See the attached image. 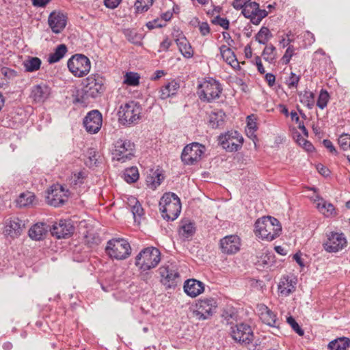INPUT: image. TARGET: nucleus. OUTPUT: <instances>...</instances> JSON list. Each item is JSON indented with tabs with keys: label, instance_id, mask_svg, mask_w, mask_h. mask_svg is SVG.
<instances>
[{
	"label": "nucleus",
	"instance_id": "f257e3e1",
	"mask_svg": "<svg viewBox=\"0 0 350 350\" xmlns=\"http://www.w3.org/2000/svg\"><path fill=\"white\" fill-rule=\"evenodd\" d=\"M282 226L275 217L265 216L255 222V234L262 240L271 241L280 236Z\"/></svg>",
	"mask_w": 350,
	"mask_h": 350
},
{
	"label": "nucleus",
	"instance_id": "f03ea898",
	"mask_svg": "<svg viewBox=\"0 0 350 350\" xmlns=\"http://www.w3.org/2000/svg\"><path fill=\"white\" fill-rule=\"evenodd\" d=\"M159 209L165 219L174 221L181 211L180 200L174 193H165L159 202Z\"/></svg>",
	"mask_w": 350,
	"mask_h": 350
},
{
	"label": "nucleus",
	"instance_id": "7ed1b4c3",
	"mask_svg": "<svg viewBox=\"0 0 350 350\" xmlns=\"http://www.w3.org/2000/svg\"><path fill=\"white\" fill-rule=\"evenodd\" d=\"M142 107L135 101L122 105L118 111V120L122 125L130 126L138 123L142 118Z\"/></svg>",
	"mask_w": 350,
	"mask_h": 350
},
{
	"label": "nucleus",
	"instance_id": "20e7f679",
	"mask_svg": "<svg viewBox=\"0 0 350 350\" xmlns=\"http://www.w3.org/2000/svg\"><path fill=\"white\" fill-rule=\"evenodd\" d=\"M161 261V252L154 247L143 249L135 257V265L146 271L156 267Z\"/></svg>",
	"mask_w": 350,
	"mask_h": 350
},
{
	"label": "nucleus",
	"instance_id": "39448f33",
	"mask_svg": "<svg viewBox=\"0 0 350 350\" xmlns=\"http://www.w3.org/2000/svg\"><path fill=\"white\" fill-rule=\"evenodd\" d=\"M105 252L112 259L124 260L130 256L131 247L126 239L114 238L107 241Z\"/></svg>",
	"mask_w": 350,
	"mask_h": 350
},
{
	"label": "nucleus",
	"instance_id": "423d86ee",
	"mask_svg": "<svg viewBox=\"0 0 350 350\" xmlns=\"http://www.w3.org/2000/svg\"><path fill=\"white\" fill-rule=\"evenodd\" d=\"M222 92L221 84L212 78L198 85V94L201 100L211 103L218 98Z\"/></svg>",
	"mask_w": 350,
	"mask_h": 350
},
{
	"label": "nucleus",
	"instance_id": "0eeeda50",
	"mask_svg": "<svg viewBox=\"0 0 350 350\" xmlns=\"http://www.w3.org/2000/svg\"><path fill=\"white\" fill-rule=\"evenodd\" d=\"M135 144L129 139L120 138L113 144V159L121 162L130 160L134 156Z\"/></svg>",
	"mask_w": 350,
	"mask_h": 350
},
{
	"label": "nucleus",
	"instance_id": "6e6552de",
	"mask_svg": "<svg viewBox=\"0 0 350 350\" xmlns=\"http://www.w3.org/2000/svg\"><path fill=\"white\" fill-rule=\"evenodd\" d=\"M69 70L77 77L86 75L90 70V59L82 54H76L71 57L67 63Z\"/></svg>",
	"mask_w": 350,
	"mask_h": 350
},
{
	"label": "nucleus",
	"instance_id": "1a4fd4ad",
	"mask_svg": "<svg viewBox=\"0 0 350 350\" xmlns=\"http://www.w3.org/2000/svg\"><path fill=\"white\" fill-rule=\"evenodd\" d=\"M193 314L199 321L209 319L215 312L217 307V301L212 297L200 299L196 305Z\"/></svg>",
	"mask_w": 350,
	"mask_h": 350
},
{
	"label": "nucleus",
	"instance_id": "9d476101",
	"mask_svg": "<svg viewBox=\"0 0 350 350\" xmlns=\"http://www.w3.org/2000/svg\"><path fill=\"white\" fill-rule=\"evenodd\" d=\"M347 239L342 232L331 231L326 233L323 243L324 250L329 253H336L347 246Z\"/></svg>",
	"mask_w": 350,
	"mask_h": 350
},
{
	"label": "nucleus",
	"instance_id": "9b49d317",
	"mask_svg": "<svg viewBox=\"0 0 350 350\" xmlns=\"http://www.w3.org/2000/svg\"><path fill=\"white\" fill-rule=\"evenodd\" d=\"M70 191L59 184L53 185L47 191L46 200L48 204L58 207L67 201Z\"/></svg>",
	"mask_w": 350,
	"mask_h": 350
},
{
	"label": "nucleus",
	"instance_id": "f8f14e48",
	"mask_svg": "<svg viewBox=\"0 0 350 350\" xmlns=\"http://www.w3.org/2000/svg\"><path fill=\"white\" fill-rule=\"evenodd\" d=\"M205 150L204 146L193 142L187 145L181 154L182 161L185 165H193L201 159Z\"/></svg>",
	"mask_w": 350,
	"mask_h": 350
},
{
	"label": "nucleus",
	"instance_id": "ddd939ff",
	"mask_svg": "<svg viewBox=\"0 0 350 350\" xmlns=\"http://www.w3.org/2000/svg\"><path fill=\"white\" fill-rule=\"evenodd\" d=\"M219 142L226 151L234 152L242 147L243 138L238 131H231L220 135Z\"/></svg>",
	"mask_w": 350,
	"mask_h": 350
},
{
	"label": "nucleus",
	"instance_id": "4468645a",
	"mask_svg": "<svg viewBox=\"0 0 350 350\" xmlns=\"http://www.w3.org/2000/svg\"><path fill=\"white\" fill-rule=\"evenodd\" d=\"M230 334L235 341L245 345L251 343L254 338L250 325L244 323L232 327Z\"/></svg>",
	"mask_w": 350,
	"mask_h": 350
},
{
	"label": "nucleus",
	"instance_id": "2eb2a0df",
	"mask_svg": "<svg viewBox=\"0 0 350 350\" xmlns=\"http://www.w3.org/2000/svg\"><path fill=\"white\" fill-rule=\"evenodd\" d=\"M243 16L250 18V22L254 25H258L265 18L268 12L265 10H260L259 4L251 0L246 3L241 9Z\"/></svg>",
	"mask_w": 350,
	"mask_h": 350
},
{
	"label": "nucleus",
	"instance_id": "dca6fc26",
	"mask_svg": "<svg viewBox=\"0 0 350 350\" xmlns=\"http://www.w3.org/2000/svg\"><path fill=\"white\" fill-rule=\"evenodd\" d=\"M105 79L98 74L91 75L85 80V92L88 96L96 98L105 91Z\"/></svg>",
	"mask_w": 350,
	"mask_h": 350
},
{
	"label": "nucleus",
	"instance_id": "f3484780",
	"mask_svg": "<svg viewBox=\"0 0 350 350\" xmlns=\"http://www.w3.org/2000/svg\"><path fill=\"white\" fill-rule=\"evenodd\" d=\"M103 117L98 110L90 111L83 120V125L88 133H97L101 128Z\"/></svg>",
	"mask_w": 350,
	"mask_h": 350
},
{
	"label": "nucleus",
	"instance_id": "a211bd4d",
	"mask_svg": "<svg viewBox=\"0 0 350 350\" xmlns=\"http://www.w3.org/2000/svg\"><path fill=\"white\" fill-rule=\"evenodd\" d=\"M161 282L167 288H174L179 278L178 272L170 266H161L159 269Z\"/></svg>",
	"mask_w": 350,
	"mask_h": 350
},
{
	"label": "nucleus",
	"instance_id": "6ab92c4d",
	"mask_svg": "<svg viewBox=\"0 0 350 350\" xmlns=\"http://www.w3.org/2000/svg\"><path fill=\"white\" fill-rule=\"evenodd\" d=\"M220 249L224 254L231 255L240 250L241 241L237 235H228L220 240Z\"/></svg>",
	"mask_w": 350,
	"mask_h": 350
},
{
	"label": "nucleus",
	"instance_id": "aec40b11",
	"mask_svg": "<svg viewBox=\"0 0 350 350\" xmlns=\"http://www.w3.org/2000/svg\"><path fill=\"white\" fill-rule=\"evenodd\" d=\"M51 233L57 239H65L72 234L74 227L70 221L60 220L59 223H55L50 228Z\"/></svg>",
	"mask_w": 350,
	"mask_h": 350
},
{
	"label": "nucleus",
	"instance_id": "412c9836",
	"mask_svg": "<svg viewBox=\"0 0 350 350\" xmlns=\"http://www.w3.org/2000/svg\"><path fill=\"white\" fill-rule=\"evenodd\" d=\"M67 17L60 12H52L48 18V23L55 33H61L66 26Z\"/></svg>",
	"mask_w": 350,
	"mask_h": 350
},
{
	"label": "nucleus",
	"instance_id": "4be33fe9",
	"mask_svg": "<svg viewBox=\"0 0 350 350\" xmlns=\"http://www.w3.org/2000/svg\"><path fill=\"white\" fill-rule=\"evenodd\" d=\"M25 226V221L18 217L11 218L5 223V232L11 237L19 236Z\"/></svg>",
	"mask_w": 350,
	"mask_h": 350
},
{
	"label": "nucleus",
	"instance_id": "5701e85b",
	"mask_svg": "<svg viewBox=\"0 0 350 350\" xmlns=\"http://www.w3.org/2000/svg\"><path fill=\"white\" fill-rule=\"evenodd\" d=\"M174 37L181 54L185 58L192 57L193 56V49L183 33L178 31L176 34H174Z\"/></svg>",
	"mask_w": 350,
	"mask_h": 350
},
{
	"label": "nucleus",
	"instance_id": "b1692460",
	"mask_svg": "<svg viewBox=\"0 0 350 350\" xmlns=\"http://www.w3.org/2000/svg\"><path fill=\"white\" fill-rule=\"evenodd\" d=\"M204 290V284L196 279H189L184 284V291L191 297H196Z\"/></svg>",
	"mask_w": 350,
	"mask_h": 350
},
{
	"label": "nucleus",
	"instance_id": "393cba45",
	"mask_svg": "<svg viewBox=\"0 0 350 350\" xmlns=\"http://www.w3.org/2000/svg\"><path fill=\"white\" fill-rule=\"evenodd\" d=\"M51 88L44 83L34 85L31 89V96L37 102H44L50 95Z\"/></svg>",
	"mask_w": 350,
	"mask_h": 350
},
{
	"label": "nucleus",
	"instance_id": "a878e982",
	"mask_svg": "<svg viewBox=\"0 0 350 350\" xmlns=\"http://www.w3.org/2000/svg\"><path fill=\"white\" fill-rule=\"evenodd\" d=\"M259 316L260 319L265 324L271 326L277 327L278 320L276 315L268 308L265 305H260L259 307Z\"/></svg>",
	"mask_w": 350,
	"mask_h": 350
},
{
	"label": "nucleus",
	"instance_id": "bb28decb",
	"mask_svg": "<svg viewBox=\"0 0 350 350\" xmlns=\"http://www.w3.org/2000/svg\"><path fill=\"white\" fill-rule=\"evenodd\" d=\"M48 232V226L44 223H38L29 230V236L31 239L40 241L42 239Z\"/></svg>",
	"mask_w": 350,
	"mask_h": 350
},
{
	"label": "nucleus",
	"instance_id": "cd10ccee",
	"mask_svg": "<svg viewBox=\"0 0 350 350\" xmlns=\"http://www.w3.org/2000/svg\"><path fill=\"white\" fill-rule=\"evenodd\" d=\"M179 88V83L176 81L173 80L168 82L165 85L161 88V90L159 91L160 98L162 100H165L169 97L176 95Z\"/></svg>",
	"mask_w": 350,
	"mask_h": 350
},
{
	"label": "nucleus",
	"instance_id": "c85d7f7f",
	"mask_svg": "<svg viewBox=\"0 0 350 350\" xmlns=\"http://www.w3.org/2000/svg\"><path fill=\"white\" fill-rule=\"evenodd\" d=\"M295 290V283L289 279L288 276H283L278 284L279 293L284 296H288Z\"/></svg>",
	"mask_w": 350,
	"mask_h": 350
},
{
	"label": "nucleus",
	"instance_id": "c756f323",
	"mask_svg": "<svg viewBox=\"0 0 350 350\" xmlns=\"http://www.w3.org/2000/svg\"><path fill=\"white\" fill-rule=\"evenodd\" d=\"M219 51L223 59L232 67L239 66V62L234 52L227 46L222 45L219 47Z\"/></svg>",
	"mask_w": 350,
	"mask_h": 350
},
{
	"label": "nucleus",
	"instance_id": "7c9ffc66",
	"mask_svg": "<svg viewBox=\"0 0 350 350\" xmlns=\"http://www.w3.org/2000/svg\"><path fill=\"white\" fill-rule=\"evenodd\" d=\"M225 113L222 110L212 112L209 116V125L213 129H217L224 124Z\"/></svg>",
	"mask_w": 350,
	"mask_h": 350
},
{
	"label": "nucleus",
	"instance_id": "2f4dec72",
	"mask_svg": "<svg viewBox=\"0 0 350 350\" xmlns=\"http://www.w3.org/2000/svg\"><path fill=\"white\" fill-rule=\"evenodd\" d=\"M129 206L131 208L135 221H137V218L141 219L144 215V209L136 198L131 196L129 198Z\"/></svg>",
	"mask_w": 350,
	"mask_h": 350
},
{
	"label": "nucleus",
	"instance_id": "473e14b6",
	"mask_svg": "<svg viewBox=\"0 0 350 350\" xmlns=\"http://www.w3.org/2000/svg\"><path fill=\"white\" fill-rule=\"evenodd\" d=\"M350 347V339L342 337L335 339L328 344L329 350H347Z\"/></svg>",
	"mask_w": 350,
	"mask_h": 350
},
{
	"label": "nucleus",
	"instance_id": "72a5a7b5",
	"mask_svg": "<svg viewBox=\"0 0 350 350\" xmlns=\"http://www.w3.org/2000/svg\"><path fill=\"white\" fill-rule=\"evenodd\" d=\"M67 52V47L65 44H62L57 46L55 51L51 53L48 57L49 64H54L62 59Z\"/></svg>",
	"mask_w": 350,
	"mask_h": 350
},
{
	"label": "nucleus",
	"instance_id": "f704fd0d",
	"mask_svg": "<svg viewBox=\"0 0 350 350\" xmlns=\"http://www.w3.org/2000/svg\"><path fill=\"white\" fill-rule=\"evenodd\" d=\"M196 232L195 224L188 220L182 221L179 234L185 238L192 237Z\"/></svg>",
	"mask_w": 350,
	"mask_h": 350
},
{
	"label": "nucleus",
	"instance_id": "c9c22d12",
	"mask_svg": "<svg viewBox=\"0 0 350 350\" xmlns=\"http://www.w3.org/2000/svg\"><path fill=\"white\" fill-rule=\"evenodd\" d=\"M318 209L326 217H329L336 215L335 207L331 203H327L323 199L317 203Z\"/></svg>",
	"mask_w": 350,
	"mask_h": 350
},
{
	"label": "nucleus",
	"instance_id": "e433bc0d",
	"mask_svg": "<svg viewBox=\"0 0 350 350\" xmlns=\"http://www.w3.org/2000/svg\"><path fill=\"white\" fill-rule=\"evenodd\" d=\"M35 195L29 191L22 193L20 194L18 198L16 200L17 205L19 207L28 206L33 204L35 200Z\"/></svg>",
	"mask_w": 350,
	"mask_h": 350
},
{
	"label": "nucleus",
	"instance_id": "4c0bfd02",
	"mask_svg": "<svg viewBox=\"0 0 350 350\" xmlns=\"http://www.w3.org/2000/svg\"><path fill=\"white\" fill-rule=\"evenodd\" d=\"M41 60L37 57H30L26 59L24 63V67L27 72H35L40 69L41 66Z\"/></svg>",
	"mask_w": 350,
	"mask_h": 350
},
{
	"label": "nucleus",
	"instance_id": "58836bf2",
	"mask_svg": "<svg viewBox=\"0 0 350 350\" xmlns=\"http://www.w3.org/2000/svg\"><path fill=\"white\" fill-rule=\"evenodd\" d=\"M299 101L308 109H312L314 105V94L310 91H304L299 93Z\"/></svg>",
	"mask_w": 350,
	"mask_h": 350
},
{
	"label": "nucleus",
	"instance_id": "ea45409f",
	"mask_svg": "<svg viewBox=\"0 0 350 350\" xmlns=\"http://www.w3.org/2000/svg\"><path fill=\"white\" fill-rule=\"evenodd\" d=\"M163 178V174L159 170H156L152 174L147 176L146 181L148 185L151 186V188L155 189L161 184Z\"/></svg>",
	"mask_w": 350,
	"mask_h": 350
},
{
	"label": "nucleus",
	"instance_id": "a19ab883",
	"mask_svg": "<svg viewBox=\"0 0 350 350\" xmlns=\"http://www.w3.org/2000/svg\"><path fill=\"white\" fill-rule=\"evenodd\" d=\"M275 51L276 49L272 44L267 45L262 53L263 59L270 64L274 63L276 59Z\"/></svg>",
	"mask_w": 350,
	"mask_h": 350
},
{
	"label": "nucleus",
	"instance_id": "79ce46f5",
	"mask_svg": "<svg viewBox=\"0 0 350 350\" xmlns=\"http://www.w3.org/2000/svg\"><path fill=\"white\" fill-rule=\"evenodd\" d=\"M272 36V34L267 27H262L255 36V39L259 44H266Z\"/></svg>",
	"mask_w": 350,
	"mask_h": 350
},
{
	"label": "nucleus",
	"instance_id": "37998d69",
	"mask_svg": "<svg viewBox=\"0 0 350 350\" xmlns=\"http://www.w3.org/2000/svg\"><path fill=\"white\" fill-rule=\"evenodd\" d=\"M274 255L271 252L266 250L258 257L257 264L263 267L269 265L273 262Z\"/></svg>",
	"mask_w": 350,
	"mask_h": 350
},
{
	"label": "nucleus",
	"instance_id": "c03bdc74",
	"mask_svg": "<svg viewBox=\"0 0 350 350\" xmlns=\"http://www.w3.org/2000/svg\"><path fill=\"white\" fill-rule=\"evenodd\" d=\"M124 179L129 183L136 182L139 178V172L136 167H131L125 170Z\"/></svg>",
	"mask_w": 350,
	"mask_h": 350
},
{
	"label": "nucleus",
	"instance_id": "a18cd8bd",
	"mask_svg": "<svg viewBox=\"0 0 350 350\" xmlns=\"http://www.w3.org/2000/svg\"><path fill=\"white\" fill-rule=\"evenodd\" d=\"M124 34L126 39L135 44H140L142 36L137 33L134 29H126L124 30Z\"/></svg>",
	"mask_w": 350,
	"mask_h": 350
},
{
	"label": "nucleus",
	"instance_id": "49530a36",
	"mask_svg": "<svg viewBox=\"0 0 350 350\" xmlns=\"http://www.w3.org/2000/svg\"><path fill=\"white\" fill-rule=\"evenodd\" d=\"M155 0H137L135 3L136 13L146 12L152 5Z\"/></svg>",
	"mask_w": 350,
	"mask_h": 350
},
{
	"label": "nucleus",
	"instance_id": "de8ad7c7",
	"mask_svg": "<svg viewBox=\"0 0 350 350\" xmlns=\"http://www.w3.org/2000/svg\"><path fill=\"white\" fill-rule=\"evenodd\" d=\"M139 76L136 72H127L124 76V83L128 85L136 86L139 83Z\"/></svg>",
	"mask_w": 350,
	"mask_h": 350
},
{
	"label": "nucleus",
	"instance_id": "09e8293b",
	"mask_svg": "<svg viewBox=\"0 0 350 350\" xmlns=\"http://www.w3.org/2000/svg\"><path fill=\"white\" fill-rule=\"evenodd\" d=\"M329 100V95L328 92L325 90H321L317 99V105L320 109H323L327 107Z\"/></svg>",
	"mask_w": 350,
	"mask_h": 350
},
{
	"label": "nucleus",
	"instance_id": "8fccbe9b",
	"mask_svg": "<svg viewBox=\"0 0 350 350\" xmlns=\"http://www.w3.org/2000/svg\"><path fill=\"white\" fill-rule=\"evenodd\" d=\"M88 154V160L85 161L86 165L90 167L97 166L98 164V157H100L98 153L94 150H90Z\"/></svg>",
	"mask_w": 350,
	"mask_h": 350
},
{
	"label": "nucleus",
	"instance_id": "3c124183",
	"mask_svg": "<svg viewBox=\"0 0 350 350\" xmlns=\"http://www.w3.org/2000/svg\"><path fill=\"white\" fill-rule=\"evenodd\" d=\"M338 144L343 150H350V135H341L338 138Z\"/></svg>",
	"mask_w": 350,
	"mask_h": 350
},
{
	"label": "nucleus",
	"instance_id": "603ef678",
	"mask_svg": "<svg viewBox=\"0 0 350 350\" xmlns=\"http://www.w3.org/2000/svg\"><path fill=\"white\" fill-rule=\"evenodd\" d=\"M295 49L293 45H289L287 47L284 55L281 58L282 64L286 65L290 62L291 57L295 55Z\"/></svg>",
	"mask_w": 350,
	"mask_h": 350
},
{
	"label": "nucleus",
	"instance_id": "864d4df0",
	"mask_svg": "<svg viewBox=\"0 0 350 350\" xmlns=\"http://www.w3.org/2000/svg\"><path fill=\"white\" fill-rule=\"evenodd\" d=\"M212 23L215 25H218L223 27L224 29L227 30L229 29L230 23L229 21L226 18H221L220 16H215L212 20Z\"/></svg>",
	"mask_w": 350,
	"mask_h": 350
},
{
	"label": "nucleus",
	"instance_id": "5fc2aeb1",
	"mask_svg": "<svg viewBox=\"0 0 350 350\" xmlns=\"http://www.w3.org/2000/svg\"><path fill=\"white\" fill-rule=\"evenodd\" d=\"M287 323L291 326L293 329L299 335L303 336L304 334V330L300 327L295 319L290 316L287 318Z\"/></svg>",
	"mask_w": 350,
	"mask_h": 350
},
{
	"label": "nucleus",
	"instance_id": "6e6d98bb",
	"mask_svg": "<svg viewBox=\"0 0 350 350\" xmlns=\"http://www.w3.org/2000/svg\"><path fill=\"white\" fill-rule=\"evenodd\" d=\"M247 121L248 132L253 134L258 129L256 124V119L254 115H250L247 117Z\"/></svg>",
	"mask_w": 350,
	"mask_h": 350
},
{
	"label": "nucleus",
	"instance_id": "4d7b16f0",
	"mask_svg": "<svg viewBox=\"0 0 350 350\" xmlns=\"http://www.w3.org/2000/svg\"><path fill=\"white\" fill-rule=\"evenodd\" d=\"M300 77L293 72H291L290 77L286 79V83L289 88H297L299 81Z\"/></svg>",
	"mask_w": 350,
	"mask_h": 350
},
{
	"label": "nucleus",
	"instance_id": "13d9d810",
	"mask_svg": "<svg viewBox=\"0 0 350 350\" xmlns=\"http://www.w3.org/2000/svg\"><path fill=\"white\" fill-rule=\"evenodd\" d=\"M85 174L83 172H79L77 173H75L71 177V184L74 185L82 184L83 183V179L85 178Z\"/></svg>",
	"mask_w": 350,
	"mask_h": 350
},
{
	"label": "nucleus",
	"instance_id": "bf43d9fd",
	"mask_svg": "<svg viewBox=\"0 0 350 350\" xmlns=\"http://www.w3.org/2000/svg\"><path fill=\"white\" fill-rule=\"evenodd\" d=\"M1 72L6 79H13L17 76L16 71L7 67H3L1 70Z\"/></svg>",
	"mask_w": 350,
	"mask_h": 350
},
{
	"label": "nucleus",
	"instance_id": "052dcab7",
	"mask_svg": "<svg viewBox=\"0 0 350 350\" xmlns=\"http://www.w3.org/2000/svg\"><path fill=\"white\" fill-rule=\"evenodd\" d=\"M199 30L200 33L205 36L210 33V27L206 22H202L199 25Z\"/></svg>",
	"mask_w": 350,
	"mask_h": 350
},
{
	"label": "nucleus",
	"instance_id": "680f3d73",
	"mask_svg": "<svg viewBox=\"0 0 350 350\" xmlns=\"http://www.w3.org/2000/svg\"><path fill=\"white\" fill-rule=\"evenodd\" d=\"M323 144L324 146L332 154H336L338 153L336 149L329 139H323Z\"/></svg>",
	"mask_w": 350,
	"mask_h": 350
},
{
	"label": "nucleus",
	"instance_id": "e2e57ef3",
	"mask_svg": "<svg viewBox=\"0 0 350 350\" xmlns=\"http://www.w3.org/2000/svg\"><path fill=\"white\" fill-rule=\"evenodd\" d=\"M122 0H104L105 5L110 9H114L118 6Z\"/></svg>",
	"mask_w": 350,
	"mask_h": 350
},
{
	"label": "nucleus",
	"instance_id": "0e129e2a",
	"mask_svg": "<svg viewBox=\"0 0 350 350\" xmlns=\"http://www.w3.org/2000/svg\"><path fill=\"white\" fill-rule=\"evenodd\" d=\"M165 24H161L159 22V19H154L152 21H149L148 23H146V27L149 29H153L156 27H162L163 26H165Z\"/></svg>",
	"mask_w": 350,
	"mask_h": 350
},
{
	"label": "nucleus",
	"instance_id": "69168bd1",
	"mask_svg": "<svg viewBox=\"0 0 350 350\" xmlns=\"http://www.w3.org/2000/svg\"><path fill=\"white\" fill-rule=\"evenodd\" d=\"M250 1V0H234L232 6L234 9L239 10L242 9Z\"/></svg>",
	"mask_w": 350,
	"mask_h": 350
},
{
	"label": "nucleus",
	"instance_id": "338daca9",
	"mask_svg": "<svg viewBox=\"0 0 350 350\" xmlns=\"http://www.w3.org/2000/svg\"><path fill=\"white\" fill-rule=\"evenodd\" d=\"M172 45V41L168 38H165L160 44V51H167Z\"/></svg>",
	"mask_w": 350,
	"mask_h": 350
},
{
	"label": "nucleus",
	"instance_id": "774afa93",
	"mask_svg": "<svg viewBox=\"0 0 350 350\" xmlns=\"http://www.w3.org/2000/svg\"><path fill=\"white\" fill-rule=\"evenodd\" d=\"M317 169L318 172L323 175V176H328L329 175V170L323 165L319 163L317 165Z\"/></svg>",
	"mask_w": 350,
	"mask_h": 350
}]
</instances>
